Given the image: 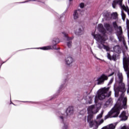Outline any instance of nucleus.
I'll return each instance as SVG.
<instances>
[{"mask_svg": "<svg viewBox=\"0 0 129 129\" xmlns=\"http://www.w3.org/2000/svg\"><path fill=\"white\" fill-rule=\"evenodd\" d=\"M117 77L119 80L118 86H116V85H114L113 89L114 91L115 97H118L119 92H121L120 97H123L124 96V92L126 91L125 89V85L124 83H122V74L118 73Z\"/></svg>", "mask_w": 129, "mask_h": 129, "instance_id": "1", "label": "nucleus"}, {"mask_svg": "<svg viewBox=\"0 0 129 129\" xmlns=\"http://www.w3.org/2000/svg\"><path fill=\"white\" fill-rule=\"evenodd\" d=\"M111 91H109V87H104L97 92V95L95 96L94 102L97 103L98 100H103L110 97Z\"/></svg>", "mask_w": 129, "mask_h": 129, "instance_id": "2", "label": "nucleus"}, {"mask_svg": "<svg viewBox=\"0 0 129 129\" xmlns=\"http://www.w3.org/2000/svg\"><path fill=\"white\" fill-rule=\"evenodd\" d=\"M74 108L73 106H69V107L66 110L67 115H65L64 114H62L60 112H58L56 113L57 115L59 117V120L63 123V126L62 129H67L68 128V123H66V120H67V115H71L73 114V110Z\"/></svg>", "mask_w": 129, "mask_h": 129, "instance_id": "3", "label": "nucleus"}, {"mask_svg": "<svg viewBox=\"0 0 129 129\" xmlns=\"http://www.w3.org/2000/svg\"><path fill=\"white\" fill-rule=\"evenodd\" d=\"M123 53V67L124 70L127 75V81L128 88L127 90V93H129V57L128 54H126L124 51Z\"/></svg>", "mask_w": 129, "mask_h": 129, "instance_id": "4", "label": "nucleus"}, {"mask_svg": "<svg viewBox=\"0 0 129 129\" xmlns=\"http://www.w3.org/2000/svg\"><path fill=\"white\" fill-rule=\"evenodd\" d=\"M122 109L121 106L118 105H115L113 108L108 113V114L105 116L104 119L111 118V117H117L120 112V110Z\"/></svg>", "mask_w": 129, "mask_h": 129, "instance_id": "5", "label": "nucleus"}, {"mask_svg": "<svg viewBox=\"0 0 129 129\" xmlns=\"http://www.w3.org/2000/svg\"><path fill=\"white\" fill-rule=\"evenodd\" d=\"M60 43V41H59V39L58 38H55L52 41V43L54 44L53 45H49L47 46H44L42 47H39V48H27L26 50H28L29 49H40V50H60V48H56V45L57 44Z\"/></svg>", "mask_w": 129, "mask_h": 129, "instance_id": "6", "label": "nucleus"}, {"mask_svg": "<svg viewBox=\"0 0 129 129\" xmlns=\"http://www.w3.org/2000/svg\"><path fill=\"white\" fill-rule=\"evenodd\" d=\"M94 39H95L97 42H99L98 43V47L99 49H102L104 46V42L106 41V38H104V36H102L100 34H96L93 35Z\"/></svg>", "mask_w": 129, "mask_h": 129, "instance_id": "7", "label": "nucleus"}, {"mask_svg": "<svg viewBox=\"0 0 129 129\" xmlns=\"http://www.w3.org/2000/svg\"><path fill=\"white\" fill-rule=\"evenodd\" d=\"M108 79V77L104 74H102L100 77H99L97 80V85H101L103 84L104 82Z\"/></svg>", "mask_w": 129, "mask_h": 129, "instance_id": "8", "label": "nucleus"}, {"mask_svg": "<svg viewBox=\"0 0 129 129\" xmlns=\"http://www.w3.org/2000/svg\"><path fill=\"white\" fill-rule=\"evenodd\" d=\"M62 34H63L64 37L66 38L67 41H69L67 42V46L69 48H71L72 46V41L71 40H73L74 39V37H68V34L66 33L64 31L62 32Z\"/></svg>", "mask_w": 129, "mask_h": 129, "instance_id": "9", "label": "nucleus"}, {"mask_svg": "<svg viewBox=\"0 0 129 129\" xmlns=\"http://www.w3.org/2000/svg\"><path fill=\"white\" fill-rule=\"evenodd\" d=\"M112 26L116 31V35L117 36V33H122V29L121 28V26H119L117 25V23L116 22H112Z\"/></svg>", "mask_w": 129, "mask_h": 129, "instance_id": "10", "label": "nucleus"}, {"mask_svg": "<svg viewBox=\"0 0 129 129\" xmlns=\"http://www.w3.org/2000/svg\"><path fill=\"white\" fill-rule=\"evenodd\" d=\"M117 37L119 40V42H122L123 44L124 45V47H125L126 49H127V47L125 45V40H124V37L121 32H118L117 33Z\"/></svg>", "mask_w": 129, "mask_h": 129, "instance_id": "11", "label": "nucleus"}, {"mask_svg": "<svg viewBox=\"0 0 129 129\" xmlns=\"http://www.w3.org/2000/svg\"><path fill=\"white\" fill-rule=\"evenodd\" d=\"M97 112V110L96 109L94 105H91L88 108V114H95Z\"/></svg>", "mask_w": 129, "mask_h": 129, "instance_id": "12", "label": "nucleus"}, {"mask_svg": "<svg viewBox=\"0 0 129 129\" xmlns=\"http://www.w3.org/2000/svg\"><path fill=\"white\" fill-rule=\"evenodd\" d=\"M79 15H83V11H82L80 9L75 11L73 14L74 20H77L79 18Z\"/></svg>", "mask_w": 129, "mask_h": 129, "instance_id": "13", "label": "nucleus"}, {"mask_svg": "<svg viewBox=\"0 0 129 129\" xmlns=\"http://www.w3.org/2000/svg\"><path fill=\"white\" fill-rule=\"evenodd\" d=\"M103 16L106 21L111 20V14L108 11H104L103 13Z\"/></svg>", "mask_w": 129, "mask_h": 129, "instance_id": "14", "label": "nucleus"}, {"mask_svg": "<svg viewBox=\"0 0 129 129\" xmlns=\"http://www.w3.org/2000/svg\"><path fill=\"white\" fill-rule=\"evenodd\" d=\"M104 27L105 28L106 30L109 32V33H112L113 32V28L110 26V24L108 23H105L104 24Z\"/></svg>", "mask_w": 129, "mask_h": 129, "instance_id": "15", "label": "nucleus"}, {"mask_svg": "<svg viewBox=\"0 0 129 129\" xmlns=\"http://www.w3.org/2000/svg\"><path fill=\"white\" fill-rule=\"evenodd\" d=\"M74 61V60L73 59V58L71 56H69L66 59V64L67 65H71V64H72L73 62Z\"/></svg>", "mask_w": 129, "mask_h": 129, "instance_id": "16", "label": "nucleus"}, {"mask_svg": "<svg viewBox=\"0 0 129 129\" xmlns=\"http://www.w3.org/2000/svg\"><path fill=\"white\" fill-rule=\"evenodd\" d=\"M119 117L121 118V120H126L127 119V116L125 115V111H123L119 115Z\"/></svg>", "mask_w": 129, "mask_h": 129, "instance_id": "17", "label": "nucleus"}, {"mask_svg": "<svg viewBox=\"0 0 129 129\" xmlns=\"http://www.w3.org/2000/svg\"><path fill=\"white\" fill-rule=\"evenodd\" d=\"M113 50L114 52L116 53H118V54H119V53H121V48H120V46L119 45H116L114 46Z\"/></svg>", "mask_w": 129, "mask_h": 129, "instance_id": "18", "label": "nucleus"}, {"mask_svg": "<svg viewBox=\"0 0 129 129\" xmlns=\"http://www.w3.org/2000/svg\"><path fill=\"white\" fill-rule=\"evenodd\" d=\"M84 33V29L83 27H81L78 29V31L75 32L76 35L77 36H80Z\"/></svg>", "mask_w": 129, "mask_h": 129, "instance_id": "19", "label": "nucleus"}, {"mask_svg": "<svg viewBox=\"0 0 129 129\" xmlns=\"http://www.w3.org/2000/svg\"><path fill=\"white\" fill-rule=\"evenodd\" d=\"M98 29L100 32L104 34L105 33V30L104 28H103V25L102 24H99L98 25Z\"/></svg>", "mask_w": 129, "mask_h": 129, "instance_id": "20", "label": "nucleus"}, {"mask_svg": "<svg viewBox=\"0 0 129 129\" xmlns=\"http://www.w3.org/2000/svg\"><path fill=\"white\" fill-rule=\"evenodd\" d=\"M84 96H80V95H78V100L79 101L82 100V99H85V98H86V96H87V92L84 93Z\"/></svg>", "mask_w": 129, "mask_h": 129, "instance_id": "21", "label": "nucleus"}, {"mask_svg": "<svg viewBox=\"0 0 129 129\" xmlns=\"http://www.w3.org/2000/svg\"><path fill=\"white\" fill-rule=\"evenodd\" d=\"M109 104H112V98H109L104 104V106L107 107Z\"/></svg>", "mask_w": 129, "mask_h": 129, "instance_id": "22", "label": "nucleus"}, {"mask_svg": "<svg viewBox=\"0 0 129 129\" xmlns=\"http://www.w3.org/2000/svg\"><path fill=\"white\" fill-rule=\"evenodd\" d=\"M107 126L108 127V129H114L115 128V126H116V123L110 124Z\"/></svg>", "mask_w": 129, "mask_h": 129, "instance_id": "23", "label": "nucleus"}, {"mask_svg": "<svg viewBox=\"0 0 129 129\" xmlns=\"http://www.w3.org/2000/svg\"><path fill=\"white\" fill-rule=\"evenodd\" d=\"M103 112H104V111L102 110L101 112V113L97 116V117H96L97 119H100V118L102 117V115H103Z\"/></svg>", "mask_w": 129, "mask_h": 129, "instance_id": "24", "label": "nucleus"}, {"mask_svg": "<svg viewBox=\"0 0 129 129\" xmlns=\"http://www.w3.org/2000/svg\"><path fill=\"white\" fill-rule=\"evenodd\" d=\"M65 83L63 85H61L60 87H59L58 91H60V90H62V89H64V87L66 86V80L64 81Z\"/></svg>", "mask_w": 129, "mask_h": 129, "instance_id": "25", "label": "nucleus"}, {"mask_svg": "<svg viewBox=\"0 0 129 129\" xmlns=\"http://www.w3.org/2000/svg\"><path fill=\"white\" fill-rule=\"evenodd\" d=\"M127 101V100L126 99V98H124L123 100V107H125L126 106V102Z\"/></svg>", "mask_w": 129, "mask_h": 129, "instance_id": "26", "label": "nucleus"}, {"mask_svg": "<svg viewBox=\"0 0 129 129\" xmlns=\"http://www.w3.org/2000/svg\"><path fill=\"white\" fill-rule=\"evenodd\" d=\"M116 55L113 54L111 56V60H113V61H116Z\"/></svg>", "mask_w": 129, "mask_h": 129, "instance_id": "27", "label": "nucleus"}, {"mask_svg": "<svg viewBox=\"0 0 129 129\" xmlns=\"http://www.w3.org/2000/svg\"><path fill=\"white\" fill-rule=\"evenodd\" d=\"M111 17H114L115 19L117 18V13L113 12L112 14H111Z\"/></svg>", "mask_w": 129, "mask_h": 129, "instance_id": "28", "label": "nucleus"}, {"mask_svg": "<svg viewBox=\"0 0 129 129\" xmlns=\"http://www.w3.org/2000/svg\"><path fill=\"white\" fill-rule=\"evenodd\" d=\"M103 49L104 50H106V51H108L109 50H110V48H109V47L108 46L104 45L103 46Z\"/></svg>", "mask_w": 129, "mask_h": 129, "instance_id": "29", "label": "nucleus"}, {"mask_svg": "<svg viewBox=\"0 0 129 129\" xmlns=\"http://www.w3.org/2000/svg\"><path fill=\"white\" fill-rule=\"evenodd\" d=\"M35 1L36 0H29L25 2L17 3V4H25V3H28L29 2H35Z\"/></svg>", "mask_w": 129, "mask_h": 129, "instance_id": "30", "label": "nucleus"}, {"mask_svg": "<svg viewBox=\"0 0 129 129\" xmlns=\"http://www.w3.org/2000/svg\"><path fill=\"white\" fill-rule=\"evenodd\" d=\"M21 102H32V103H34L35 104H40V103H41V102H40L21 101Z\"/></svg>", "mask_w": 129, "mask_h": 129, "instance_id": "31", "label": "nucleus"}, {"mask_svg": "<svg viewBox=\"0 0 129 129\" xmlns=\"http://www.w3.org/2000/svg\"><path fill=\"white\" fill-rule=\"evenodd\" d=\"M84 7H85V5L84 4V3H81L80 4V7L81 8V9H83V8H84Z\"/></svg>", "mask_w": 129, "mask_h": 129, "instance_id": "32", "label": "nucleus"}, {"mask_svg": "<svg viewBox=\"0 0 129 129\" xmlns=\"http://www.w3.org/2000/svg\"><path fill=\"white\" fill-rule=\"evenodd\" d=\"M107 57L108 59H109V60H111V56L110 55V53L107 52Z\"/></svg>", "mask_w": 129, "mask_h": 129, "instance_id": "33", "label": "nucleus"}, {"mask_svg": "<svg viewBox=\"0 0 129 129\" xmlns=\"http://www.w3.org/2000/svg\"><path fill=\"white\" fill-rule=\"evenodd\" d=\"M112 82H113V78H111V79L110 80L108 85H110V84H111V83H112Z\"/></svg>", "mask_w": 129, "mask_h": 129, "instance_id": "34", "label": "nucleus"}, {"mask_svg": "<svg viewBox=\"0 0 129 129\" xmlns=\"http://www.w3.org/2000/svg\"><path fill=\"white\" fill-rule=\"evenodd\" d=\"M65 14H66V12H64L60 17L58 16V18L59 19H62V18L65 16Z\"/></svg>", "mask_w": 129, "mask_h": 129, "instance_id": "35", "label": "nucleus"}, {"mask_svg": "<svg viewBox=\"0 0 129 129\" xmlns=\"http://www.w3.org/2000/svg\"><path fill=\"white\" fill-rule=\"evenodd\" d=\"M83 120H84V121L86 122V118H87L86 116L84 115V116H83Z\"/></svg>", "mask_w": 129, "mask_h": 129, "instance_id": "36", "label": "nucleus"}, {"mask_svg": "<svg viewBox=\"0 0 129 129\" xmlns=\"http://www.w3.org/2000/svg\"><path fill=\"white\" fill-rule=\"evenodd\" d=\"M120 129H129V128L126 127V126H123Z\"/></svg>", "mask_w": 129, "mask_h": 129, "instance_id": "37", "label": "nucleus"}, {"mask_svg": "<svg viewBox=\"0 0 129 129\" xmlns=\"http://www.w3.org/2000/svg\"><path fill=\"white\" fill-rule=\"evenodd\" d=\"M103 122V119H101L99 122V124H101V123H102Z\"/></svg>", "mask_w": 129, "mask_h": 129, "instance_id": "38", "label": "nucleus"}, {"mask_svg": "<svg viewBox=\"0 0 129 129\" xmlns=\"http://www.w3.org/2000/svg\"><path fill=\"white\" fill-rule=\"evenodd\" d=\"M113 74H114V72H113L111 74H110V75H109L108 77H110V76H112V75H113Z\"/></svg>", "mask_w": 129, "mask_h": 129, "instance_id": "39", "label": "nucleus"}, {"mask_svg": "<svg viewBox=\"0 0 129 129\" xmlns=\"http://www.w3.org/2000/svg\"><path fill=\"white\" fill-rule=\"evenodd\" d=\"M78 48H79V49H80V51H81V45H79V46H78Z\"/></svg>", "mask_w": 129, "mask_h": 129, "instance_id": "40", "label": "nucleus"}, {"mask_svg": "<svg viewBox=\"0 0 129 129\" xmlns=\"http://www.w3.org/2000/svg\"><path fill=\"white\" fill-rule=\"evenodd\" d=\"M54 97H55V95L51 96V98L49 99V100H52V99H53V98H54Z\"/></svg>", "mask_w": 129, "mask_h": 129, "instance_id": "41", "label": "nucleus"}, {"mask_svg": "<svg viewBox=\"0 0 129 129\" xmlns=\"http://www.w3.org/2000/svg\"><path fill=\"white\" fill-rule=\"evenodd\" d=\"M10 104H13V105H15V104H14V103L12 102L11 99H10Z\"/></svg>", "mask_w": 129, "mask_h": 129, "instance_id": "42", "label": "nucleus"}, {"mask_svg": "<svg viewBox=\"0 0 129 129\" xmlns=\"http://www.w3.org/2000/svg\"><path fill=\"white\" fill-rule=\"evenodd\" d=\"M9 59H7L6 61L3 62L2 63H1V66H2V65H3V64H4V63H6Z\"/></svg>", "mask_w": 129, "mask_h": 129, "instance_id": "43", "label": "nucleus"}, {"mask_svg": "<svg viewBox=\"0 0 129 129\" xmlns=\"http://www.w3.org/2000/svg\"><path fill=\"white\" fill-rule=\"evenodd\" d=\"M91 52L92 54H93V52H92V50L91 49Z\"/></svg>", "mask_w": 129, "mask_h": 129, "instance_id": "44", "label": "nucleus"}, {"mask_svg": "<svg viewBox=\"0 0 129 129\" xmlns=\"http://www.w3.org/2000/svg\"><path fill=\"white\" fill-rule=\"evenodd\" d=\"M95 58H96V59H98V60L99 59V58H98V57H95Z\"/></svg>", "mask_w": 129, "mask_h": 129, "instance_id": "45", "label": "nucleus"}, {"mask_svg": "<svg viewBox=\"0 0 129 129\" xmlns=\"http://www.w3.org/2000/svg\"><path fill=\"white\" fill-rule=\"evenodd\" d=\"M89 98L90 99H91V97H89Z\"/></svg>", "mask_w": 129, "mask_h": 129, "instance_id": "46", "label": "nucleus"}, {"mask_svg": "<svg viewBox=\"0 0 129 129\" xmlns=\"http://www.w3.org/2000/svg\"><path fill=\"white\" fill-rule=\"evenodd\" d=\"M73 0H69V2H72Z\"/></svg>", "mask_w": 129, "mask_h": 129, "instance_id": "47", "label": "nucleus"}, {"mask_svg": "<svg viewBox=\"0 0 129 129\" xmlns=\"http://www.w3.org/2000/svg\"><path fill=\"white\" fill-rule=\"evenodd\" d=\"M89 103H90V104H91V103H91V102H90Z\"/></svg>", "mask_w": 129, "mask_h": 129, "instance_id": "48", "label": "nucleus"}, {"mask_svg": "<svg viewBox=\"0 0 129 129\" xmlns=\"http://www.w3.org/2000/svg\"><path fill=\"white\" fill-rule=\"evenodd\" d=\"M57 16H58V14H57Z\"/></svg>", "mask_w": 129, "mask_h": 129, "instance_id": "49", "label": "nucleus"}]
</instances>
